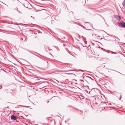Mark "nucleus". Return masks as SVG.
Segmentation results:
<instances>
[{"mask_svg": "<svg viewBox=\"0 0 125 125\" xmlns=\"http://www.w3.org/2000/svg\"><path fill=\"white\" fill-rule=\"evenodd\" d=\"M11 119L13 120H16L17 119V117L12 115L11 116Z\"/></svg>", "mask_w": 125, "mask_h": 125, "instance_id": "1", "label": "nucleus"}, {"mask_svg": "<svg viewBox=\"0 0 125 125\" xmlns=\"http://www.w3.org/2000/svg\"><path fill=\"white\" fill-rule=\"evenodd\" d=\"M115 18L118 20H120L121 19L120 17L118 15H115Z\"/></svg>", "mask_w": 125, "mask_h": 125, "instance_id": "2", "label": "nucleus"}, {"mask_svg": "<svg viewBox=\"0 0 125 125\" xmlns=\"http://www.w3.org/2000/svg\"><path fill=\"white\" fill-rule=\"evenodd\" d=\"M120 24L121 26L125 28V23L123 22H121L120 23Z\"/></svg>", "mask_w": 125, "mask_h": 125, "instance_id": "3", "label": "nucleus"}, {"mask_svg": "<svg viewBox=\"0 0 125 125\" xmlns=\"http://www.w3.org/2000/svg\"><path fill=\"white\" fill-rule=\"evenodd\" d=\"M50 125H54V122H52L51 121L50 122Z\"/></svg>", "mask_w": 125, "mask_h": 125, "instance_id": "4", "label": "nucleus"}, {"mask_svg": "<svg viewBox=\"0 0 125 125\" xmlns=\"http://www.w3.org/2000/svg\"><path fill=\"white\" fill-rule=\"evenodd\" d=\"M47 19H49L50 20H52V17L50 16L48 17Z\"/></svg>", "mask_w": 125, "mask_h": 125, "instance_id": "5", "label": "nucleus"}, {"mask_svg": "<svg viewBox=\"0 0 125 125\" xmlns=\"http://www.w3.org/2000/svg\"><path fill=\"white\" fill-rule=\"evenodd\" d=\"M123 5L124 7H125V0H124L123 3Z\"/></svg>", "mask_w": 125, "mask_h": 125, "instance_id": "6", "label": "nucleus"}, {"mask_svg": "<svg viewBox=\"0 0 125 125\" xmlns=\"http://www.w3.org/2000/svg\"><path fill=\"white\" fill-rule=\"evenodd\" d=\"M68 71H62V72H68Z\"/></svg>", "mask_w": 125, "mask_h": 125, "instance_id": "7", "label": "nucleus"}, {"mask_svg": "<svg viewBox=\"0 0 125 125\" xmlns=\"http://www.w3.org/2000/svg\"><path fill=\"white\" fill-rule=\"evenodd\" d=\"M101 103H104V102H101Z\"/></svg>", "mask_w": 125, "mask_h": 125, "instance_id": "8", "label": "nucleus"}, {"mask_svg": "<svg viewBox=\"0 0 125 125\" xmlns=\"http://www.w3.org/2000/svg\"><path fill=\"white\" fill-rule=\"evenodd\" d=\"M36 78H38V77H36Z\"/></svg>", "mask_w": 125, "mask_h": 125, "instance_id": "9", "label": "nucleus"}, {"mask_svg": "<svg viewBox=\"0 0 125 125\" xmlns=\"http://www.w3.org/2000/svg\"><path fill=\"white\" fill-rule=\"evenodd\" d=\"M124 13H125V11L124 12Z\"/></svg>", "mask_w": 125, "mask_h": 125, "instance_id": "10", "label": "nucleus"}, {"mask_svg": "<svg viewBox=\"0 0 125 125\" xmlns=\"http://www.w3.org/2000/svg\"><path fill=\"white\" fill-rule=\"evenodd\" d=\"M38 80H39V79H38Z\"/></svg>", "mask_w": 125, "mask_h": 125, "instance_id": "11", "label": "nucleus"}]
</instances>
